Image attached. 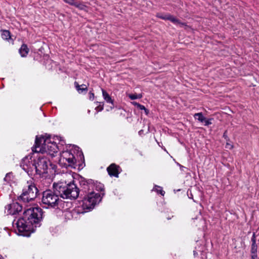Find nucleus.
Returning <instances> with one entry per match:
<instances>
[{
    "label": "nucleus",
    "mask_w": 259,
    "mask_h": 259,
    "mask_svg": "<svg viewBox=\"0 0 259 259\" xmlns=\"http://www.w3.org/2000/svg\"><path fill=\"white\" fill-rule=\"evenodd\" d=\"M56 141H59V143L62 146L65 143L59 136H54L51 138V135L47 134L36 136L32 151L35 153H46L52 157H55L59 150V146H58Z\"/></svg>",
    "instance_id": "3"
},
{
    "label": "nucleus",
    "mask_w": 259,
    "mask_h": 259,
    "mask_svg": "<svg viewBox=\"0 0 259 259\" xmlns=\"http://www.w3.org/2000/svg\"><path fill=\"white\" fill-rule=\"evenodd\" d=\"M89 99L91 101H93L94 99L95 98V95L91 91L89 92Z\"/></svg>",
    "instance_id": "27"
},
{
    "label": "nucleus",
    "mask_w": 259,
    "mask_h": 259,
    "mask_svg": "<svg viewBox=\"0 0 259 259\" xmlns=\"http://www.w3.org/2000/svg\"><path fill=\"white\" fill-rule=\"evenodd\" d=\"M105 194V192L99 194L95 193L94 190L93 192H90L89 194L80 197L82 199L83 209L86 210L93 209L97 204L99 203L101 201Z\"/></svg>",
    "instance_id": "7"
},
{
    "label": "nucleus",
    "mask_w": 259,
    "mask_h": 259,
    "mask_svg": "<svg viewBox=\"0 0 259 259\" xmlns=\"http://www.w3.org/2000/svg\"><path fill=\"white\" fill-rule=\"evenodd\" d=\"M43 213L42 209L39 207H31L26 209L16 223L20 235L29 237L37 227H39Z\"/></svg>",
    "instance_id": "2"
},
{
    "label": "nucleus",
    "mask_w": 259,
    "mask_h": 259,
    "mask_svg": "<svg viewBox=\"0 0 259 259\" xmlns=\"http://www.w3.org/2000/svg\"><path fill=\"white\" fill-rule=\"evenodd\" d=\"M256 232L258 233L257 236H259V227L257 228V229L256 230ZM258 241H259V239H258Z\"/></svg>",
    "instance_id": "34"
},
{
    "label": "nucleus",
    "mask_w": 259,
    "mask_h": 259,
    "mask_svg": "<svg viewBox=\"0 0 259 259\" xmlns=\"http://www.w3.org/2000/svg\"><path fill=\"white\" fill-rule=\"evenodd\" d=\"M193 253H194V255H195L196 254H197V252L196 251H193Z\"/></svg>",
    "instance_id": "37"
},
{
    "label": "nucleus",
    "mask_w": 259,
    "mask_h": 259,
    "mask_svg": "<svg viewBox=\"0 0 259 259\" xmlns=\"http://www.w3.org/2000/svg\"><path fill=\"white\" fill-rule=\"evenodd\" d=\"M230 145L228 142L227 143V146Z\"/></svg>",
    "instance_id": "40"
},
{
    "label": "nucleus",
    "mask_w": 259,
    "mask_h": 259,
    "mask_svg": "<svg viewBox=\"0 0 259 259\" xmlns=\"http://www.w3.org/2000/svg\"><path fill=\"white\" fill-rule=\"evenodd\" d=\"M257 245L256 243H251L250 252L257 253Z\"/></svg>",
    "instance_id": "22"
},
{
    "label": "nucleus",
    "mask_w": 259,
    "mask_h": 259,
    "mask_svg": "<svg viewBox=\"0 0 259 259\" xmlns=\"http://www.w3.org/2000/svg\"><path fill=\"white\" fill-rule=\"evenodd\" d=\"M157 143L159 145V146H161L159 144V143L157 142Z\"/></svg>",
    "instance_id": "41"
},
{
    "label": "nucleus",
    "mask_w": 259,
    "mask_h": 259,
    "mask_svg": "<svg viewBox=\"0 0 259 259\" xmlns=\"http://www.w3.org/2000/svg\"><path fill=\"white\" fill-rule=\"evenodd\" d=\"M156 17L164 20H169L175 24L185 25L184 23L181 22L180 20L170 14H163L159 13L156 14Z\"/></svg>",
    "instance_id": "10"
},
{
    "label": "nucleus",
    "mask_w": 259,
    "mask_h": 259,
    "mask_svg": "<svg viewBox=\"0 0 259 259\" xmlns=\"http://www.w3.org/2000/svg\"><path fill=\"white\" fill-rule=\"evenodd\" d=\"M251 243H256V237H251Z\"/></svg>",
    "instance_id": "31"
},
{
    "label": "nucleus",
    "mask_w": 259,
    "mask_h": 259,
    "mask_svg": "<svg viewBox=\"0 0 259 259\" xmlns=\"http://www.w3.org/2000/svg\"><path fill=\"white\" fill-rule=\"evenodd\" d=\"M137 108L141 110H143L144 109H145V107L144 105H141L140 104L138 105Z\"/></svg>",
    "instance_id": "30"
},
{
    "label": "nucleus",
    "mask_w": 259,
    "mask_h": 259,
    "mask_svg": "<svg viewBox=\"0 0 259 259\" xmlns=\"http://www.w3.org/2000/svg\"><path fill=\"white\" fill-rule=\"evenodd\" d=\"M107 171L111 177L118 178L119 174L121 172L122 169L118 165L113 163L107 167Z\"/></svg>",
    "instance_id": "11"
},
{
    "label": "nucleus",
    "mask_w": 259,
    "mask_h": 259,
    "mask_svg": "<svg viewBox=\"0 0 259 259\" xmlns=\"http://www.w3.org/2000/svg\"><path fill=\"white\" fill-rule=\"evenodd\" d=\"M104 109L103 102H100L99 105L96 108V109L98 111H101Z\"/></svg>",
    "instance_id": "23"
},
{
    "label": "nucleus",
    "mask_w": 259,
    "mask_h": 259,
    "mask_svg": "<svg viewBox=\"0 0 259 259\" xmlns=\"http://www.w3.org/2000/svg\"><path fill=\"white\" fill-rule=\"evenodd\" d=\"M195 119H197L199 121L203 122L205 120V117L203 116L201 112L195 113L194 115Z\"/></svg>",
    "instance_id": "20"
},
{
    "label": "nucleus",
    "mask_w": 259,
    "mask_h": 259,
    "mask_svg": "<svg viewBox=\"0 0 259 259\" xmlns=\"http://www.w3.org/2000/svg\"><path fill=\"white\" fill-rule=\"evenodd\" d=\"M189 197L190 198H192V199H193V195L192 194V193H191V194H190V196H189Z\"/></svg>",
    "instance_id": "35"
},
{
    "label": "nucleus",
    "mask_w": 259,
    "mask_h": 259,
    "mask_svg": "<svg viewBox=\"0 0 259 259\" xmlns=\"http://www.w3.org/2000/svg\"><path fill=\"white\" fill-rule=\"evenodd\" d=\"M14 176L12 172H9L6 174L5 177L4 179L6 184H10L13 181Z\"/></svg>",
    "instance_id": "17"
},
{
    "label": "nucleus",
    "mask_w": 259,
    "mask_h": 259,
    "mask_svg": "<svg viewBox=\"0 0 259 259\" xmlns=\"http://www.w3.org/2000/svg\"><path fill=\"white\" fill-rule=\"evenodd\" d=\"M142 132H143L142 130L140 131L139 133H142Z\"/></svg>",
    "instance_id": "39"
},
{
    "label": "nucleus",
    "mask_w": 259,
    "mask_h": 259,
    "mask_svg": "<svg viewBox=\"0 0 259 259\" xmlns=\"http://www.w3.org/2000/svg\"><path fill=\"white\" fill-rule=\"evenodd\" d=\"M29 51L27 45L25 44H23L19 49V53L22 57H26L28 54Z\"/></svg>",
    "instance_id": "12"
},
{
    "label": "nucleus",
    "mask_w": 259,
    "mask_h": 259,
    "mask_svg": "<svg viewBox=\"0 0 259 259\" xmlns=\"http://www.w3.org/2000/svg\"><path fill=\"white\" fill-rule=\"evenodd\" d=\"M212 119V118H209V119H206L205 118V120L203 122L205 123L204 125H206V126H208L209 125L211 124L212 122H211V121Z\"/></svg>",
    "instance_id": "24"
},
{
    "label": "nucleus",
    "mask_w": 259,
    "mask_h": 259,
    "mask_svg": "<svg viewBox=\"0 0 259 259\" xmlns=\"http://www.w3.org/2000/svg\"><path fill=\"white\" fill-rule=\"evenodd\" d=\"M73 6L77 8L80 10H83L86 8V6L82 2H75L73 4Z\"/></svg>",
    "instance_id": "19"
},
{
    "label": "nucleus",
    "mask_w": 259,
    "mask_h": 259,
    "mask_svg": "<svg viewBox=\"0 0 259 259\" xmlns=\"http://www.w3.org/2000/svg\"><path fill=\"white\" fill-rule=\"evenodd\" d=\"M251 259H257V253H251Z\"/></svg>",
    "instance_id": "28"
},
{
    "label": "nucleus",
    "mask_w": 259,
    "mask_h": 259,
    "mask_svg": "<svg viewBox=\"0 0 259 259\" xmlns=\"http://www.w3.org/2000/svg\"><path fill=\"white\" fill-rule=\"evenodd\" d=\"M95 190L100 191L101 193L104 192V185L100 182H98L97 181L95 182L94 181V190Z\"/></svg>",
    "instance_id": "15"
},
{
    "label": "nucleus",
    "mask_w": 259,
    "mask_h": 259,
    "mask_svg": "<svg viewBox=\"0 0 259 259\" xmlns=\"http://www.w3.org/2000/svg\"><path fill=\"white\" fill-rule=\"evenodd\" d=\"M49 162L50 160L46 157L39 156L32 159V157L26 156L22 159L20 166L29 176H41L48 173Z\"/></svg>",
    "instance_id": "5"
},
{
    "label": "nucleus",
    "mask_w": 259,
    "mask_h": 259,
    "mask_svg": "<svg viewBox=\"0 0 259 259\" xmlns=\"http://www.w3.org/2000/svg\"><path fill=\"white\" fill-rule=\"evenodd\" d=\"M128 97L131 100H135L137 99H141L142 97V95L141 94H131L128 95Z\"/></svg>",
    "instance_id": "21"
},
{
    "label": "nucleus",
    "mask_w": 259,
    "mask_h": 259,
    "mask_svg": "<svg viewBox=\"0 0 259 259\" xmlns=\"http://www.w3.org/2000/svg\"><path fill=\"white\" fill-rule=\"evenodd\" d=\"M152 191L156 192L158 194H160L162 196H164L165 194L164 191L163 190L162 188L160 186L155 185L153 188Z\"/></svg>",
    "instance_id": "18"
},
{
    "label": "nucleus",
    "mask_w": 259,
    "mask_h": 259,
    "mask_svg": "<svg viewBox=\"0 0 259 259\" xmlns=\"http://www.w3.org/2000/svg\"><path fill=\"white\" fill-rule=\"evenodd\" d=\"M252 237H256V235H255V233H253V235L252 236Z\"/></svg>",
    "instance_id": "36"
},
{
    "label": "nucleus",
    "mask_w": 259,
    "mask_h": 259,
    "mask_svg": "<svg viewBox=\"0 0 259 259\" xmlns=\"http://www.w3.org/2000/svg\"><path fill=\"white\" fill-rule=\"evenodd\" d=\"M103 97L104 100L108 103H111L113 105L111 106V108L112 109L114 107L113 105V100H112L109 95L103 89H102Z\"/></svg>",
    "instance_id": "14"
},
{
    "label": "nucleus",
    "mask_w": 259,
    "mask_h": 259,
    "mask_svg": "<svg viewBox=\"0 0 259 259\" xmlns=\"http://www.w3.org/2000/svg\"><path fill=\"white\" fill-rule=\"evenodd\" d=\"M60 182L53 184L54 191L48 189L42 192L41 202L43 204L47 206V208L49 207L55 208L57 206L60 201L59 196L63 198L62 194H60L56 189L57 185Z\"/></svg>",
    "instance_id": "6"
},
{
    "label": "nucleus",
    "mask_w": 259,
    "mask_h": 259,
    "mask_svg": "<svg viewBox=\"0 0 259 259\" xmlns=\"http://www.w3.org/2000/svg\"><path fill=\"white\" fill-rule=\"evenodd\" d=\"M142 132H143L142 130L140 131L139 133H142Z\"/></svg>",
    "instance_id": "38"
},
{
    "label": "nucleus",
    "mask_w": 259,
    "mask_h": 259,
    "mask_svg": "<svg viewBox=\"0 0 259 259\" xmlns=\"http://www.w3.org/2000/svg\"><path fill=\"white\" fill-rule=\"evenodd\" d=\"M72 148L70 150L63 151L60 154L59 164L62 167L76 168H82L85 165L84 158L79 147L73 145H70Z\"/></svg>",
    "instance_id": "4"
},
{
    "label": "nucleus",
    "mask_w": 259,
    "mask_h": 259,
    "mask_svg": "<svg viewBox=\"0 0 259 259\" xmlns=\"http://www.w3.org/2000/svg\"><path fill=\"white\" fill-rule=\"evenodd\" d=\"M2 31L1 35L3 39L9 40L11 38V33L9 30H3Z\"/></svg>",
    "instance_id": "16"
},
{
    "label": "nucleus",
    "mask_w": 259,
    "mask_h": 259,
    "mask_svg": "<svg viewBox=\"0 0 259 259\" xmlns=\"http://www.w3.org/2000/svg\"><path fill=\"white\" fill-rule=\"evenodd\" d=\"M227 133V131H225L223 134V137L226 140L227 142H228L230 141V139L228 136Z\"/></svg>",
    "instance_id": "25"
},
{
    "label": "nucleus",
    "mask_w": 259,
    "mask_h": 259,
    "mask_svg": "<svg viewBox=\"0 0 259 259\" xmlns=\"http://www.w3.org/2000/svg\"><path fill=\"white\" fill-rule=\"evenodd\" d=\"M49 164L50 165V166L53 170H55V169L57 168V166L55 164L52 163L50 161L49 163Z\"/></svg>",
    "instance_id": "29"
},
{
    "label": "nucleus",
    "mask_w": 259,
    "mask_h": 259,
    "mask_svg": "<svg viewBox=\"0 0 259 259\" xmlns=\"http://www.w3.org/2000/svg\"><path fill=\"white\" fill-rule=\"evenodd\" d=\"M143 110H144L146 115H148V114L149 113V110L148 109L145 108V109H144Z\"/></svg>",
    "instance_id": "32"
},
{
    "label": "nucleus",
    "mask_w": 259,
    "mask_h": 259,
    "mask_svg": "<svg viewBox=\"0 0 259 259\" xmlns=\"http://www.w3.org/2000/svg\"><path fill=\"white\" fill-rule=\"evenodd\" d=\"M5 208L8 214L15 215L22 210L23 206L17 202H13L7 205Z\"/></svg>",
    "instance_id": "9"
},
{
    "label": "nucleus",
    "mask_w": 259,
    "mask_h": 259,
    "mask_svg": "<svg viewBox=\"0 0 259 259\" xmlns=\"http://www.w3.org/2000/svg\"><path fill=\"white\" fill-rule=\"evenodd\" d=\"M64 2L67 4H68L71 6H73L74 3H75V0H63Z\"/></svg>",
    "instance_id": "26"
},
{
    "label": "nucleus",
    "mask_w": 259,
    "mask_h": 259,
    "mask_svg": "<svg viewBox=\"0 0 259 259\" xmlns=\"http://www.w3.org/2000/svg\"><path fill=\"white\" fill-rule=\"evenodd\" d=\"M132 104H133L134 105H135V106H136L137 107H138V105L139 104V103L136 102H132Z\"/></svg>",
    "instance_id": "33"
},
{
    "label": "nucleus",
    "mask_w": 259,
    "mask_h": 259,
    "mask_svg": "<svg viewBox=\"0 0 259 259\" xmlns=\"http://www.w3.org/2000/svg\"><path fill=\"white\" fill-rule=\"evenodd\" d=\"M74 86L76 90L79 94L83 93V92L87 93L88 91V87L84 84L79 85L77 81H75Z\"/></svg>",
    "instance_id": "13"
},
{
    "label": "nucleus",
    "mask_w": 259,
    "mask_h": 259,
    "mask_svg": "<svg viewBox=\"0 0 259 259\" xmlns=\"http://www.w3.org/2000/svg\"><path fill=\"white\" fill-rule=\"evenodd\" d=\"M78 181L80 188L74 183V180L69 183L61 182L56 186L57 191L62 194L63 199L75 200L94 190V180L87 179L78 176Z\"/></svg>",
    "instance_id": "1"
},
{
    "label": "nucleus",
    "mask_w": 259,
    "mask_h": 259,
    "mask_svg": "<svg viewBox=\"0 0 259 259\" xmlns=\"http://www.w3.org/2000/svg\"><path fill=\"white\" fill-rule=\"evenodd\" d=\"M39 191L35 184L32 181H27L23 188L22 193L18 199L24 202H28L33 200L38 195Z\"/></svg>",
    "instance_id": "8"
}]
</instances>
